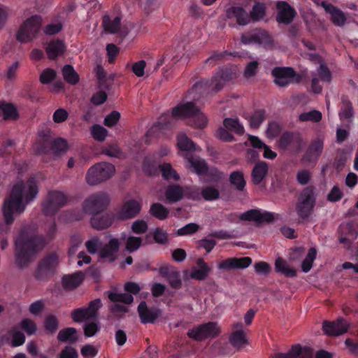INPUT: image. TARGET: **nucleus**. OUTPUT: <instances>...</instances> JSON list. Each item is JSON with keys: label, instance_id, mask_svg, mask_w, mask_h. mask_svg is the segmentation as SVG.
<instances>
[{"label": "nucleus", "instance_id": "obj_1", "mask_svg": "<svg viewBox=\"0 0 358 358\" xmlns=\"http://www.w3.org/2000/svg\"><path fill=\"white\" fill-rule=\"evenodd\" d=\"M38 193V181L35 177L27 180L17 181L13 187L10 197L3 206V214L6 222H13V216L24 211L26 206L32 201Z\"/></svg>", "mask_w": 358, "mask_h": 358}, {"label": "nucleus", "instance_id": "obj_2", "mask_svg": "<svg viewBox=\"0 0 358 358\" xmlns=\"http://www.w3.org/2000/svg\"><path fill=\"white\" fill-rule=\"evenodd\" d=\"M15 264L22 268L33 261L34 256L44 246L42 238L22 231L15 240Z\"/></svg>", "mask_w": 358, "mask_h": 358}, {"label": "nucleus", "instance_id": "obj_3", "mask_svg": "<svg viewBox=\"0 0 358 358\" xmlns=\"http://www.w3.org/2000/svg\"><path fill=\"white\" fill-rule=\"evenodd\" d=\"M110 202L109 195L104 192H98L87 196L83 204L82 209L74 215V219L79 220L83 219L85 215H90L91 217L94 215L101 214L103 212Z\"/></svg>", "mask_w": 358, "mask_h": 358}, {"label": "nucleus", "instance_id": "obj_4", "mask_svg": "<svg viewBox=\"0 0 358 358\" xmlns=\"http://www.w3.org/2000/svg\"><path fill=\"white\" fill-rule=\"evenodd\" d=\"M171 116L173 119H189V124L196 128L207 125L208 118L193 103L180 104L173 108Z\"/></svg>", "mask_w": 358, "mask_h": 358}, {"label": "nucleus", "instance_id": "obj_5", "mask_svg": "<svg viewBox=\"0 0 358 358\" xmlns=\"http://www.w3.org/2000/svg\"><path fill=\"white\" fill-rule=\"evenodd\" d=\"M115 173V166L108 162H100L91 166L86 173L85 180L90 185H96L110 179Z\"/></svg>", "mask_w": 358, "mask_h": 358}, {"label": "nucleus", "instance_id": "obj_6", "mask_svg": "<svg viewBox=\"0 0 358 358\" xmlns=\"http://www.w3.org/2000/svg\"><path fill=\"white\" fill-rule=\"evenodd\" d=\"M42 24V17L38 15H33L27 19L17 34V41L21 43L32 41L41 33Z\"/></svg>", "mask_w": 358, "mask_h": 358}, {"label": "nucleus", "instance_id": "obj_7", "mask_svg": "<svg viewBox=\"0 0 358 358\" xmlns=\"http://www.w3.org/2000/svg\"><path fill=\"white\" fill-rule=\"evenodd\" d=\"M221 334V327L216 322H210L193 327L187 332V336L195 341H201L212 339Z\"/></svg>", "mask_w": 358, "mask_h": 358}, {"label": "nucleus", "instance_id": "obj_8", "mask_svg": "<svg viewBox=\"0 0 358 358\" xmlns=\"http://www.w3.org/2000/svg\"><path fill=\"white\" fill-rule=\"evenodd\" d=\"M315 203L314 190L310 187L305 188L300 194L296 206V212L300 217H308L313 211Z\"/></svg>", "mask_w": 358, "mask_h": 358}, {"label": "nucleus", "instance_id": "obj_9", "mask_svg": "<svg viewBox=\"0 0 358 358\" xmlns=\"http://www.w3.org/2000/svg\"><path fill=\"white\" fill-rule=\"evenodd\" d=\"M59 264V257L55 254H51L44 257L35 272V278L38 280H48L55 272Z\"/></svg>", "mask_w": 358, "mask_h": 358}, {"label": "nucleus", "instance_id": "obj_10", "mask_svg": "<svg viewBox=\"0 0 358 358\" xmlns=\"http://www.w3.org/2000/svg\"><path fill=\"white\" fill-rule=\"evenodd\" d=\"M101 301L99 299L92 301L87 307L73 310L71 312V317L74 322H83L97 317L98 310L101 307Z\"/></svg>", "mask_w": 358, "mask_h": 358}, {"label": "nucleus", "instance_id": "obj_11", "mask_svg": "<svg viewBox=\"0 0 358 358\" xmlns=\"http://www.w3.org/2000/svg\"><path fill=\"white\" fill-rule=\"evenodd\" d=\"M66 203L67 197L64 192H50L43 204V210L45 215H51L66 205Z\"/></svg>", "mask_w": 358, "mask_h": 358}, {"label": "nucleus", "instance_id": "obj_12", "mask_svg": "<svg viewBox=\"0 0 358 358\" xmlns=\"http://www.w3.org/2000/svg\"><path fill=\"white\" fill-rule=\"evenodd\" d=\"M120 246V241L118 238L110 234L107 235L106 241L100 246L99 250L100 258L110 262L115 261L117 259Z\"/></svg>", "mask_w": 358, "mask_h": 358}, {"label": "nucleus", "instance_id": "obj_13", "mask_svg": "<svg viewBox=\"0 0 358 358\" xmlns=\"http://www.w3.org/2000/svg\"><path fill=\"white\" fill-rule=\"evenodd\" d=\"M188 168L199 176H206L212 180H217L222 176V173L217 169H208L204 160L200 158H189Z\"/></svg>", "mask_w": 358, "mask_h": 358}, {"label": "nucleus", "instance_id": "obj_14", "mask_svg": "<svg viewBox=\"0 0 358 358\" xmlns=\"http://www.w3.org/2000/svg\"><path fill=\"white\" fill-rule=\"evenodd\" d=\"M239 219L259 224L272 222L274 220V215L272 213L262 211L259 209H251L241 214Z\"/></svg>", "mask_w": 358, "mask_h": 358}, {"label": "nucleus", "instance_id": "obj_15", "mask_svg": "<svg viewBox=\"0 0 358 358\" xmlns=\"http://www.w3.org/2000/svg\"><path fill=\"white\" fill-rule=\"evenodd\" d=\"M274 83L279 87H285L294 82L295 72L292 68L275 67L272 70Z\"/></svg>", "mask_w": 358, "mask_h": 358}, {"label": "nucleus", "instance_id": "obj_16", "mask_svg": "<svg viewBox=\"0 0 358 358\" xmlns=\"http://www.w3.org/2000/svg\"><path fill=\"white\" fill-rule=\"evenodd\" d=\"M219 189L213 186H207L201 191L197 187L192 188L189 192V196L194 200L214 201L220 198Z\"/></svg>", "mask_w": 358, "mask_h": 358}, {"label": "nucleus", "instance_id": "obj_17", "mask_svg": "<svg viewBox=\"0 0 358 358\" xmlns=\"http://www.w3.org/2000/svg\"><path fill=\"white\" fill-rule=\"evenodd\" d=\"M322 328L325 334L336 336L346 333L348 330L349 324L343 319H338L334 322H324Z\"/></svg>", "mask_w": 358, "mask_h": 358}, {"label": "nucleus", "instance_id": "obj_18", "mask_svg": "<svg viewBox=\"0 0 358 358\" xmlns=\"http://www.w3.org/2000/svg\"><path fill=\"white\" fill-rule=\"evenodd\" d=\"M141 209V204L139 201L131 199L124 203L117 214L120 220L131 219L136 216Z\"/></svg>", "mask_w": 358, "mask_h": 358}, {"label": "nucleus", "instance_id": "obj_19", "mask_svg": "<svg viewBox=\"0 0 358 358\" xmlns=\"http://www.w3.org/2000/svg\"><path fill=\"white\" fill-rule=\"evenodd\" d=\"M321 5L325 11L330 15V20L334 25L338 27L345 25L347 17L341 10L326 1H322Z\"/></svg>", "mask_w": 358, "mask_h": 358}, {"label": "nucleus", "instance_id": "obj_20", "mask_svg": "<svg viewBox=\"0 0 358 358\" xmlns=\"http://www.w3.org/2000/svg\"><path fill=\"white\" fill-rule=\"evenodd\" d=\"M226 13L228 18L236 20L239 25H246L250 22L249 14L242 7L231 6Z\"/></svg>", "mask_w": 358, "mask_h": 358}, {"label": "nucleus", "instance_id": "obj_21", "mask_svg": "<svg viewBox=\"0 0 358 358\" xmlns=\"http://www.w3.org/2000/svg\"><path fill=\"white\" fill-rule=\"evenodd\" d=\"M277 8L278 10L277 20L284 24L290 23L295 15V11L283 1L278 3Z\"/></svg>", "mask_w": 358, "mask_h": 358}, {"label": "nucleus", "instance_id": "obj_22", "mask_svg": "<svg viewBox=\"0 0 358 358\" xmlns=\"http://www.w3.org/2000/svg\"><path fill=\"white\" fill-rule=\"evenodd\" d=\"M198 268H192L189 277L197 280H203L208 275L211 268L203 259H199L196 262Z\"/></svg>", "mask_w": 358, "mask_h": 358}, {"label": "nucleus", "instance_id": "obj_23", "mask_svg": "<svg viewBox=\"0 0 358 358\" xmlns=\"http://www.w3.org/2000/svg\"><path fill=\"white\" fill-rule=\"evenodd\" d=\"M94 215L91 217L90 223L92 227L97 230H102L111 226L113 220L110 214H103L101 215Z\"/></svg>", "mask_w": 358, "mask_h": 358}, {"label": "nucleus", "instance_id": "obj_24", "mask_svg": "<svg viewBox=\"0 0 358 358\" xmlns=\"http://www.w3.org/2000/svg\"><path fill=\"white\" fill-rule=\"evenodd\" d=\"M45 51L50 59H54L65 51L64 43L61 40H52L47 43Z\"/></svg>", "mask_w": 358, "mask_h": 358}, {"label": "nucleus", "instance_id": "obj_25", "mask_svg": "<svg viewBox=\"0 0 358 358\" xmlns=\"http://www.w3.org/2000/svg\"><path fill=\"white\" fill-rule=\"evenodd\" d=\"M278 145L282 149H286L288 147H295L300 149L302 145V140L297 135L285 133L280 138Z\"/></svg>", "mask_w": 358, "mask_h": 358}, {"label": "nucleus", "instance_id": "obj_26", "mask_svg": "<svg viewBox=\"0 0 358 358\" xmlns=\"http://www.w3.org/2000/svg\"><path fill=\"white\" fill-rule=\"evenodd\" d=\"M357 237L356 231L352 229L350 223L342 224L340 227L339 242L345 245H349Z\"/></svg>", "mask_w": 358, "mask_h": 358}, {"label": "nucleus", "instance_id": "obj_27", "mask_svg": "<svg viewBox=\"0 0 358 358\" xmlns=\"http://www.w3.org/2000/svg\"><path fill=\"white\" fill-rule=\"evenodd\" d=\"M245 143L252 145L254 148H263L264 157L266 159H273L277 156L275 152L271 150L268 146L266 145L260 139L255 136H249L248 141Z\"/></svg>", "mask_w": 358, "mask_h": 358}, {"label": "nucleus", "instance_id": "obj_28", "mask_svg": "<svg viewBox=\"0 0 358 358\" xmlns=\"http://www.w3.org/2000/svg\"><path fill=\"white\" fill-rule=\"evenodd\" d=\"M83 280V273L80 271L62 278V286L65 289L71 290L76 288Z\"/></svg>", "mask_w": 358, "mask_h": 358}, {"label": "nucleus", "instance_id": "obj_29", "mask_svg": "<svg viewBox=\"0 0 358 358\" xmlns=\"http://www.w3.org/2000/svg\"><path fill=\"white\" fill-rule=\"evenodd\" d=\"M138 311L143 323H152L159 315L158 310H149L144 301L139 304Z\"/></svg>", "mask_w": 358, "mask_h": 358}, {"label": "nucleus", "instance_id": "obj_30", "mask_svg": "<svg viewBox=\"0 0 358 358\" xmlns=\"http://www.w3.org/2000/svg\"><path fill=\"white\" fill-rule=\"evenodd\" d=\"M323 138H318L315 140L308 148L303 160L310 162L312 160V157L314 160H316L323 150Z\"/></svg>", "mask_w": 358, "mask_h": 358}, {"label": "nucleus", "instance_id": "obj_31", "mask_svg": "<svg viewBox=\"0 0 358 358\" xmlns=\"http://www.w3.org/2000/svg\"><path fill=\"white\" fill-rule=\"evenodd\" d=\"M229 341L231 345L237 350L241 349L248 343L245 333L243 329L235 330L231 332Z\"/></svg>", "mask_w": 358, "mask_h": 358}, {"label": "nucleus", "instance_id": "obj_32", "mask_svg": "<svg viewBox=\"0 0 358 358\" xmlns=\"http://www.w3.org/2000/svg\"><path fill=\"white\" fill-rule=\"evenodd\" d=\"M268 171L266 162H260L255 166L252 171V180L254 184L259 185L265 178Z\"/></svg>", "mask_w": 358, "mask_h": 358}, {"label": "nucleus", "instance_id": "obj_33", "mask_svg": "<svg viewBox=\"0 0 358 358\" xmlns=\"http://www.w3.org/2000/svg\"><path fill=\"white\" fill-rule=\"evenodd\" d=\"M275 269L276 272L282 273L288 278L296 276V270L291 267L288 263L281 257H278L275 262Z\"/></svg>", "mask_w": 358, "mask_h": 358}, {"label": "nucleus", "instance_id": "obj_34", "mask_svg": "<svg viewBox=\"0 0 358 358\" xmlns=\"http://www.w3.org/2000/svg\"><path fill=\"white\" fill-rule=\"evenodd\" d=\"M0 117L5 120H15L17 117L16 108L10 103L0 102Z\"/></svg>", "mask_w": 358, "mask_h": 358}, {"label": "nucleus", "instance_id": "obj_35", "mask_svg": "<svg viewBox=\"0 0 358 358\" xmlns=\"http://www.w3.org/2000/svg\"><path fill=\"white\" fill-rule=\"evenodd\" d=\"M184 195V191L179 185L169 186L165 192L166 199L169 202H176L182 199Z\"/></svg>", "mask_w": 358, "mask_h": 358}, {"label": "nucleus", "instance_id": "obj_36", "mask_svg": "<svg viewBox=\"0 0 358 358\" xmlns=\"http://www.w3.org/2000/svg\"><path fill=\"white\" fill-rule=\"evenodd\" d=\"M103 27L105 31L110 34L116 33L120 27V18L115 17L110 18L109 16H104L103 18Z\"/></svg>", "mask_w": 358, "mask_h": 358}, {"label": "nucleus", "instance_id": "obj_37", "mask_svg": "<svg viewBox=\"0 0 358 358\" xmlns=\"http://www.w3.org/2000/svg\"><path fill=\"white\" fill-rule=\"evenodd\" d=\"M57 339L62 342L74 343L78 340L77 330L73 327H68L59 331Z\"/></svg>", "mask_w": 358, "mask_h": 358}, {"label": "nucleus", "instance_id": "obj_38", "mask_svg": "<svg viewBox=\"0 0 358 358\" xmlns=\"http://www.w3.org/2000/svg\"><path fill=\"white\" fill-rule=\"evenodd\" d=\"M289 356L295 358H312L313 351L308 347H301L300 345H294L289 350Z\"/></svg>", "mask_w": 358, "mask_h": 358}, {"label": "nucleus", "instance_id": "obj_39", "mask_svg": "<svg viewBox=\"0 0 358 358\" xmlns=\"http://www.w3.org/2000/svg\"><path fill=\"white\" fill-rule=\"evenodd\" d=\"M64 79L71 85H76L79 82L78 74L71 65H65L62 69Z\"/></svg>", "mask_w": 358, "mask_h": 358}, {"label": "nucleus", "instance_id": "obj_40", "mask_svg": "<svg viewBox=\"0 0 358 358\" xmlns=\"http://www.w3.org/2000/svg\"><path fill=\"white\" fill-rule=\"evenodd\" d=\"M266 15V8L264 3L256 2L250 13V21L258 22L262 20Z\"/></svg>", "mask_w": 358, "mask_h": 358}, {"label": "nucleus", "instance_id": "obj_41", "mask_svg": "<svg viewBox=\"0 0 358 358\" xmlns=\"http://www.w3.org/2000/svg\"><path fill=\"white\" fill-rule=\"evenodd\" d=\"M223 124L225 129L237 134H243L244 133V128L240 124L238 119L226 118L223 121Z\"/></svg>", "mask_w": 358, "mask_h": 358}, {"label": "nucleus", "instance_id": "obj_42", "mask_svg": "<svg viewBox=\"0 0 358 358\" xmlns=\"http://www.w3.org/2000/svg\"><path fill=\"white\" fill-rule=\"evenodd\" d=\"M322 115L317 110H312L308 112L301 113L299 115V120L301 122H318L322 120Z\"/></svg>", "mask_w": 358, "mask_h": 358}, {"label": "nucleus", "instance_id": "obj_43", "mask_svg": "<svg viewBox=\"0 0 358 358\" xmlns=\"http://www.w3.org/2000/svg\"><path fill=\"white\" fill-rule=\"evenodd\" d=\"M159 169L162 172L163 178L166 180H173L174 181H177L180 178L178 174L169 164H164L159 166Z\"/></svg>", "mask_w": 358, "mask_h": 358}, {"label": "nucleus", "instance_id": "obj_44", "mask_svg": "<svg viewBox=\"0 0 358 358\" xmlns=\"http://www.w3.org/2000/svg\"><path fill=\"white\" fill-rule=\"evenodd\" d=\"M178 146L180 150L185 151L196 150L194 143L183 133L178 136Z\"/></svg>", "mask_w": 358, "mask_h": 358}, {"label": "nucleus", "instance_id": "obj_45", "mask_svg": "<svg viewBox=\"0 0 358 358\" xmlns=\"http://www.w3.org/2000/svg\"><path fill=\"white\" fill-rule=\"evenodd\" d=\"M150 214L159 220H164L169 215V210L160 203H154L150 209Z\"/></svg>", "mask_w": 358, "mask_h": 358}, {"label": "nucleus", "instance_id": "obj_46", "mask_svg": "<svg viewBox=\"0 0 358 358\" xmlns=\"http://www.w3.org/2000/svg\"><path fill=\"white\" fill-rule=\"evenodd\" d=\"M230 182L239 191H243L245 186L243 174L241 171H234L230 174Z\"/></svg>", "mask_w": 358, "mask_h": 358}, {"label": "nucleus", "instance_id": "obj_47", "mask_svg": "<svg viewBox=\"0 0 358 358\" xmlns=\"http://www.w3.org/2000/svg\"><path fill=\"white\" fill-rule=\"evenodd\" d=\"M108 298L113 302H122L125 304H130L133 302V296L129 294L109 292Z\"/></svg>", "mask_w": 358, "mask_h": 358}, {"label": "nucleus", "instance_id": "obj_48", "mask_svg": "<svg viewBox=\"0 0 358 358\" xmlns=\"http://www.w3.org/2000/svg\"><path fill=\"white\" fill-rule=\"evenodd\" d=\"M316 255L317 250L315 248H311L302 262L301 268L303 272L307 273L311 269L313 263L316 258Z\"/></svg>", "mask_w": 358, "mask_h": 358}, {"label": "nucleus", "instance_id": "obj_49", "mask_svg": "<svg viewBox=\"0 0 358 358\" xmlns=\"http://www.w3.org/2000/svg\"><path fill=\"white\" fill-rule=\"evenodd\" d=\"M20 327L29 335H33L37 331V325L29 318H24L20 322Z\"/></svg>", "mask_w": 358, "mask_h": 358}, {"label": "nucleus", "instance_id": "obj_50", "mask_svg": "<svg viewBox=\"0 0 358 358\" xmlns=\"http://www.w3.org/2000/svg\"><path fill=\"white\" fill-rule=\"evenodd\" d=\"M91 132L93 138L98 141H103L108 135V131L99 124L93 125Z\"/></svg>", "mask_w": 358, "mask_h": 358}, {"label": "nucleus", "instance_id": "obj_51", "mask_svg": "<svg viewBox=\"0 0 358 358\" xmlns=\"http://www.w3.org/2000/svg\"><path fill=\"white\" fill-rule=\"evenodd\" d=\"M259 63L257 61L249 62L245 67L243 76L247 79L253 78L258 72Z\"/></svg>", "mask_w": 358, "mask_h": 358}, {"label": "nucleus", "instance_id": "obj_52", "mask_svg": "<svg viewBox=\"0 0 358 358\" xmlns=\"http://www.w3.org/2000/svg\"><path fill=\"white\" fill-rule=\"evenodd\" d=\"M141 243V238L130 236L127 239L125 248L129 252H133L140 248Z\"/></svg>", "mask_w": 358, "mask_h": 358}, {"label": "nucleus", "instance_id": "obj_53", "mask_svg": "<svg viewBox=\"0 0 358 358\" xmlns=\"http://www.w3.org/2000/svg\"><path fill=\"white\" fill-rule=\"evenodd\" d=\"M227 76L228 73L227 71L222 73H216L211 80L210 85L213 86L215 90L219 91L225 83Z\"/></svg>", "mask_w": 358, "mask_h": 358}, {"label": "nucleus", "instance_id": "obj_54", "mask_svg": "<svg viewBox=\"0 0 358 358\" xmlns=\"http://www.w3.org/2000/svg\"><path fill=\"white\" fill-rule=\"evenodd\" d=\"M44 327L46 331L50 333H55L58 328V320L53 315H48L45 317Z\"/></svg>", "mask_w": 358, "mask_h": 358}, {"label": "nucleus", "instance_id": "obj_55", "mask_svg": "<svg viewBox=\"0 0 358 358\" xmlns=\"http://www.w3.org/2000/svg\"><path fill=\"white\" fill-rule=\"evenodd\" d=\"M68 148H69V147H68L67 142L64 138H56L52 142V150L55 153L59 154V153H62V152H65L67 151Z\"/></svg>", "mask_w": 358, "mask_h": 358}, {"label": "nucleus", "instance_id": "obj_56", "mask_svg": "<svg viewBox=\"0 0 358 358\" xmlns=\"http://www.w3.org/2000/svg\"><path fill=\"white\" fill-rule=\"evenodd\" d=\"M264 120V112L262 110L255 111L248 119L250 125L252 128H257Z\"/></svg>", "mask_w": 358, "mask_h": 358}, {"label": "nucleus", "instance_id": "obj_57", "mask_svg": "<svg viewBox=\"0 0 358 358\" xmlns=\"http://www.w3.org/2000/svg\"><path fill=\"white\" fill-rule=\"evenodd\" d=\"M62 22L60 21L52 22L43 28V31L47 35H54L62 29Z\"/></svg>", "mask_w": 358, "mask_h": 358}, {"label": "nucleus", "instance_id": "obj_58", "mask_svg": "<svg viewBox=\"0 0 358 358\" xmlns=\"http://www.w3.org/2000/svg\"><path fill=\"white\" fill-rule=\"evenodd\" d=\"M153 238L157 243L164 245L168 243V235L167 233L159 229H155L153 232Z\"/></svg>", "mask_w": 358, "mask_h": 358}, {"label": "nucleus", "instance_id": "obj_59", "mask_svg": "<svg viewBox=\"0 0 358 358\" xmlns=\"http://www.w3.org/2000/svg\"><path fill=\"white\" fill-rule=\"evenodd\" d=\"M234 269H243L248 268L252 264V259L249 257H233Z\"/></svg>", "mask_w": 358, "mask_h": 358}, {"label": "nucleus", "instance_id": "obj_60", "mask_svg": "<svg viewBox=\"0 0 358 358\" xmlns=\"http://www.w3.org/2000/svg\"><path fill=\"white\" fill-rule=\"evenodd\" d=\"M199 229V226L195 223H189L179 229L177 231L178 236H187L196 232Z\"/></svg>", "mask_w": 358, "mask_h": 358}, {"label": "nucleus", "instance_id": "obj_61", "mask_svg": "<svg viewBox=\"0 0 358 358\" xmlns=\"http://www.w3.org/2000/svg\"><path fill=\"white\" fill-rule=\"evenodd\" d=\"M80 353L84 358H94L98 353V350L92 345H85L80 349Z\"/></svg>", "mask_w": 358, "mask_h": 358}, {"label": "nucleus", "instance_id": "obj_62", "mask_svg": "<svg viewBox=\"0 0 358 358\" xmlns=\"http://www.w3.org/2000/svg\"><path fill=\"white\" fill-rule=\"evenodd\" d=\"M56 76V72L52 69H45L41 74L40 81L43 84H48L55 79Z\"/></svg>", "mask_w": 358, "mask_h": 358}, {"label": "nucleus", "instance_id": "obj_63", "mask_svg": "<svg viewBox=\"0 0 358 358\" xmlns=\"http://www.w3.org/2000/svg\"><path fill=\"white\" fill-rule=\"evenodd\" d=\"M131 229L135 234H143L148 229L147 222L143 220H137L133 222Z\"/></svg>", "mask_w": 358, "mask_h": 358}, {"label": "nucleus", "instance_id": "obj_64", "mask_svg": "<svg viewBox=\"0 0 358 358\" xmlns=\"http://www.w3.org/2000/svg\"><path fill=\"white\" fill-rule=\"evenodd\" d=\"M345 345L348 352L354 356H358V341L347 338L345 341Z\"/></svg>", "mask_w": 358, "mask_h": 358}]
</instances>
